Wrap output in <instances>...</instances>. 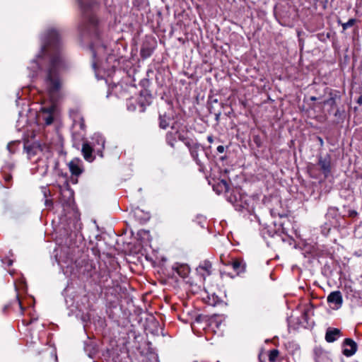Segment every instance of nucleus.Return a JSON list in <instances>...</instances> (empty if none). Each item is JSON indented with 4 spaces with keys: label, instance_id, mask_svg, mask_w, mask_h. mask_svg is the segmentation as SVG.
Wrapping results in <instances>:
<instances>
[{
    "label": "nucleus",
    "instance_id": "f3484780",
    "mask_svg": "<svg viewBox=\"0 0 362 362\" xmlns=\"http://www.w3.org/2000/svg\"><path fill=\"white\" fill-rule=\"evenodd\" d=\"M93 150L94 147H92L88 143H83L81 151L84 158L87 161L91 162L93 160L94 158L92 155Z\"/></svg>",
    "mask_w": 362,
    "mask_h": 362
},
{
    "label": "nucleus",
    "instance_id": "cd10ccee",
    "mask_svg": "<svg viewBox=\"0 0 362 362\" xmlns=\"http://www.w3.org/2000/svg\"><path fill=\"white\" fill-rule=\"evenodd\" d=\"M335 101L333 98H329L328 100H327L326 101H325V104H327V105H333L334 104Z\"/></svg>",
    "mask_w": 362,
    "mask_h": 362
},
{
    "label": "nucleus",
    "instance_id": "f257e3e1",
    "mask_svg": "<svg viewBox=\"0 0 362 362\" xmlns=\"http://www.w3.org/2000/svg\"><path fill=\"white\" fill-rule=\"evenodd\" d=\"M40 54L33 59L28 69L29 77L33 78L42 74L43 89L49 97L51 104L41 107L39 119L46 125L52 123L57 115V102L61 97L63 81L61 72L68 65L62 53V47L58 32L54 29L48 30L43 36Z\"/></svg>",
    "mask_w": 362,
    "mask_h": 362
},
{
    "label": "nucleus",
    "instance_id": "6ab92c4d",
    "mask_svg": "<svg viewBox=\"0 0 362 362\" xmlns=\"http://www.w3.org/2000/svg\"><path fill=\"white\" fill-rule=\"evenodd\" d=\"M199 269L204 270L206 272L207 275H209L211 274V264L209 261H204L202 263L199 265Z\"/></svg>",
    "mask_w": 362,
    "mask_h": 362
},
{
    "label": "nucleus",
    "instance_id": "c85d7f7f",
    "mask_svg": "<svg viewBox=\"0 0 362 362\" xmlns=\"http://www.w3.org/2000/svg\"><path fill=\"white\" fill-rule=\"evenodd\" d=\"M221 184L223 185V186L224 187V189L226 191H228V183L225 180H221Z\"/></svg>",
    "mask_w": 362,
    "mask_h": 362
},
{
    "label": "nucleus",
    "instance_id": "ddd939ff",
    "mask_svg": "<svg viewBox=\"0 0 362 362\" xmlns=\"http://www.w3.org/2000/svg\"><path fill=\"white\" fill-rule=\"evenodd\" d=\"M173 269L182 278H185L188 276L190 269L186 264L175 263L173 267Z\"/></svg>",
    "mask_w": 362,
    "mask_h": 362
},
{
    "label": "nucleus",
    "instance_id": "f8f14e48",
    "mask_svg": "<svg viewBox=\"0 0 362 362\" xmlns=\"http://www.w3.org/2000/svg\"><path fill=\"white\" fill-rule=\"evenodd\" d=\"M341 336V332L339 329L329 327L327 329L325 334V340L328 343H332L337 341Z\"/></svg>",
    "mask_w": 362,
    "mask_h": 362
},
{
    "label": "nucleus",
    "instance_id": "473e14b6",
    "mask_svg": "<svg viewBox=\"0 0 362 362\" xmlns=\"http://www.w3.org/2000/svg\"><path fill=\"white\" fill-rule=\"evenodd\" d=\"M357 103H358L359 105H362V95H361V96L358 98Z\"/></svg>",
    "mask_w": 362,
    "mask_h": 362
},
{
    "label": "nucleus",
    "instance_id": "2eb2a0df",
    "mask_svg": "<svg viewBox=\"0 0 362 362\" xmlns=\"http://www.w3.org/2000/svg\"><path fill=\"white\" fill-rule=\"evenodd\" d=\"M69 169L72 175L78 176L82 173L81 161L78 159L72 160L69 163Z\"/></svg>",
    "mask_w": 362,
    "mask_h": 362
},
{
    "label": "nucleus",
    "instance_id": "1a4fd4ad",
    "mask_svg": "<svg viewBox=\"0 0 362 362\" xmlns=\"http://www.w3.org/2000/svg\"><path fill=\"white\" fill-rule=\"evenodd\" d=\"M327 302L334 305V309H339L341 308L343 303L341 292L339 291L331 292L327 296Z\"/></svg>",
    "mask_w": 362,
    "mask_h": 362
},
{
    "label": "nucleus",
    "instance_id": "dca6fc26",
    "mask_svg": "<svg viewBox=\"0 0 362 362\" xmlns=\"http://www.w3.org/2000/svg\"><path fill=\"white\" fill-rule=\"evenodd\" d=\"M170 125H172L171 128L173 130L175 129V127L173 122V119L170 117L167 116L165 114L160 115V116H159L160 127L165 129Z\"/></svg>",
    "mask_w": 362,
    "mask_h": 362
},
{
    "label": "nucleus",
    "instance_id": "412c9836",
    "mask_svg": "<svg viewBox=\"0 0 362 362\" xmlns=\"http://www.w3.org/2000/svg\"><path fill=\"white\" fill-rule=\"evenodd\" d=\"M279 355V351L277 349H272L269 353V361L270 362H276Z\"/></svg>",
    "mask_w": 362,
    "mask_h": 362
},
{
    "label": "nucleus",
    "instance_id": "c756f323",
    "mask_svg": "<svg viewBox=\"0 0 362 362\" xmlns=\"http://www.w3.org/2000/svg\"><path fill=\"white\" fill-rule=\"evenodd\" d=\"M224 151H225V148H224V146H221H221H218L217 147V151H218V153H223V152H224Z\"/></svg>",
    "mask_w": 362,
    "mask_h": 362
},
{
    "label": "nucleus",
    "instance_id": "f03ea898",
    "mask_svg": "<svg viewBox=\"0 0 362 362\" xmlns=\"http://www.w3.org/2000/svg\"><path fill=\"white\" fill-rule=\"evenodd\" d=\"M83 14V20L79 25L81 33H93L98 35V19L92 13L95 2L92 0H77Z\"/></svg>",
    "mask_w": 362,
    "mask_h": 362
},
{
    "label": "nucleus",
    "instance_id": "39448f33",
    "mask_svg": "<svg viewBox=\"0 0 362 362\" xmlns=\"http://www.w3.org/2000/svg\"><path fill=\"white\" fill-rule=\"evenodd\" d=\"M341 349L343 355L346 357H351L356 353L358 345L352 339L346 338L341 344Z\"/></svg>",
    "mask_w": 362,
    "mask_h": 362
},
{
    "label": "nucleus",
    "instance_id": "4468645a",
    "mask_svg": "<svg viewBox=\"0 0 362 362\" xmlns=\"http://www.w3.org/2000/svg\"><path fill=\"white\" fill-rule=\"evenodd\" d=\"M93 140H95L96 144H93L94 151H97L98 154L103 156V150L105 147V139L100 134H95Z\"/></svg>",
    "mask_w": 362,
    "mask_h": 362
},
{
    "label": "nucleus",
    "instance_id": "9b49d317",
    "mask_svg": "<svg viewBox=\"0 0 362 362\" xmlns=\"http://www.w3.org/2000/svg\"><path fill=\"white\" fill-rule=\"evenodd\" d=\"M318 165L325 177H327L331 172V160L329 156L325 158L320 157Z\"/></svg>",
    "mask_w": 362,
    "mask_h": 362
},
{
    "label": "nucleus",
    "instance_id": "c9c22d12",
    "mask_svg": "<svg viewBox=\"0 0 362 362\" xmlns=\"http://www.w3.org/2000/svg\"><path fill=\"white\" fill-rule=\"evenodd\" d=\"M311 100H316V98L315 96H312L310 98Z\"/></svg>",
    "mask_w": 362,
    "mask_h": 362
},
{
    "label": "nucleus",
    "instance_id": "393cba45",
    "mask_svg": "<svg viewBox=\"0 0 362 362\" xmlns=\"http://www.w3.org/2000/svg\"><path fill=\"white\" fill-rule=\"evenodd\" d=\"M45 205L46 207L50 209L53 206V202L51 199L45 198Z\"/></svg>",
    "mask_w": 362,
    "mask_h": 362
},
{
    "label": "nucleus",
    "instance_id": "0eeeda50",
    "mask_svg": "<svg viewBox=\"0 0 362 362\" xmlns=\"http://www.w3.org/2000/svg\"><path fill=\"white\" fill-rule=\"evenodd\" d=\"M60 202L64 208L71 207L74 204V192L68 187L62 189Z\"/></svg>",
    "mask_w": 362,
    "mask_h": 362
},
{
    "label": "nucleus",
    "instance_id": "b1692460",
    "mask_svg": "<svg viewBox=\"0 0 362 362\" xmlns=\"http://www.w3.org/2000/svg\"><path fill=\"white\" fill-rule=\"evenodd\" d=\"M151 54V52L150 50H146L145 49L142 48L141 50V54L143 57H150Z\"/></svg>",
    "mask_w": 362,
    "mask_h": 362
},
{
    "label": "nucleus",
    "instance_id": "6e6552de",
    "mask_svg": "<svg viewBox=\"0 0 362 362\" xmlns=\"http://www.w3.org/2000/svg\"><path fill=\"white\" fill-rule=\"evenodd\" d=\"M73 125L72 129L74 134H79L80 131H84L86 128L83 117L77 112L72 115Z\"/></svg>",
    "mask_w": 362,
    "mask_h": 362
},
{
    "label": "nucleus",
    "instance_id": "5701e85b",
    "mask_svg": "<svg viewBox=\"0 0 362 362\" xmlns=\"http://www.w3.org/2000/svg\"><path fill=\"white\" fill-rule=\"evenodd\" d=\"M42 192L43 194V196H44V198H48L51 193H50V191L49 189H47L46 187H42Z\"/></svg>",
    "mask_w": 362,
    "mask_h": 362
},
{
    "label": "nucleus",
    "instance_id": "72a5a7b5",
    "mask_svg": "<svg viewBox=\"0 0 362 362\" xmlns=\"http://www.w3.org/2000/svg\"><path fill=\"white\" fill-rule=\"evenodd\" d=\"M317 139H318L320 145L322 146L323 145V140H322V139L321 137H317Z\"/></svg>",
    "mask_w": 362,
    "mask_h": 362
},
{
    "label": "nucleus",
    "instance_id": "9d476101",
    "mask_svg": "<svg viewBox=\"0 0 362 362\" xmlns=\"http://www.w3.org/2000/svg\"><path fill=\"white\" fill-rule=\"evenodd\" d=\"M187 145L189 148V150L192 157L195 160L197 164L198 165H199L200 169H201L202 168V164L200 160L199 159L198 156H199V151H204V148L200 144H199L197 143H193L192 144H190L189 143H187Z\"/></svg>",
    "mask_w": 362,
    "mask_h": 362
},
{
    "label": "nucleus",
    "instance_id": "a878e982",
    "mask_svg": "<svg viewBox=\"0 0 362 362\" xmlns=\"http://www.w3.org/2000/svg\"><path fill=\"white\" fill-rule=\"evenodd\" d=\"M2 262L4 264H7V266H11L13 264V260L10 259H2Z\"/></svg>",
    "mask_w": 362,
    "mask_h": 362
},
{
    "label": "nucleus",
    "instance_id": "4be33fe9",
    "mask_svg": "<svg viewBox=\"0 0 362 362\" xmlns=\"http://www.w3.org/2000/svg\"><path fill=\"white\" fill-rule=\"evenodd\" d=\"M356 22V20L355 18H350L346 23H342L341 26L344 30H347L348 28L352 27L355 23Z\"/></svg>",
    "mask_w": 362,
    "mask_h": 362
},
{
    "label": "nucleus",
    "instance_id": "423d86ee",
    "mask_svg": "<svg viewBox=\"0 0 362 362\" xmlns=\"http://www.w3.org/2000/svg\"><path fill=\"white\" fill-rule=\"evenodd\" d=\"M24 148L28 154V158L32 160L35 156H39L43 151L44 147L39 143H33L32 144H25Z\"/></svg>",
    "mask_w": 362,
    "mask_h": 362
},
{
    "label": "nucleus",
    "instance_id": "a211bd4d",
    "mask_svg": "<svg viewBox=\"0 0 362 362\" xmlns=\"http://www.w3.org/2000/svg\"><path fill=\"white\" fill-rule=\"evenodd\" d=\"M233 268V269L237 273L240 274L243 272L245 270V264L241 260L235 259L228 264Z\"/></svg>",
    "mask_w": 362,
    "mask_h": 362
},
{
    "label": "nucleus",
    "instance_id": "2f4dec72",
    "mask_svg": "<svg viewBox=\"0 0 362 362\" xmlns=\"http://www.w3.org/2000/svg\"><path fill=\"white\" fill-rule=\"evenodd\" d=\"M207 141L209 142V143H212L214 141V138L212 136H207Z\"/></svg>",
    "mask_w": 362,
    "mask_h": 362
},
{
    "label": "nucleus",
    "instance_id": "aec40b11",
    "mask_svg": "<svg viewBox=\"0 0 362 362\" xmlns=\"http://www.w3.org/2000/svg\"><path fill=\"white\" fill-rule=\"evenodd\" d=\"M178 134V132L176 130L175 132H170L167 134L166 139L168 143L171 146H173V141L176 139V136Z\"/></svg>",
    "mask_w": 362,
    "mask_h": 362
},
{
    "label": "nucleus",
    "instance_id": "e433bc0d",
    "mask_svg": "<svg viewBox=\"0 0 362 362\" xmlns=\"http://www.w3.org/2000/svg\"><path fill=\"white\" fill-rule=\"evenodd\" d=\"M315 2H317L318 0H314Z\"/></svg>",
    "mask_w": 362,
    "mask_h": 362
},
{
    "label": "nucleus",
    "instance_id": "bb28decb",
    "mask_svg": "<svg viewBox=\"0 0 362 362\" xmlns=\"http://www.w3.org/2000/svg\"><path fill=\"white\" fill-rule=\"evenodd\" d=\"M16 142L13 141V142H11L9 143L8 145H7V148L8 150L11 152V153H13L14 151L12 149V146L16 144Z\"/></svg>",
    "mask_w": 362,
    "mask_h": 362
},
{
    "label": "nucleus",
    "instance_id": "7ed1b4c3",
    "mask_svg": "<svg viewBox=\"0 0 362 362\" xmlns=\"http://www.w3.org/2000/svg\"><path fill=\"white\" fill-rule=\"evenodd\" d=\"M55 251L56 260L62 267H69L75 262V258L73 255L74 251L70 247H61L57 248Z\"/></svg>",
    "mask_w": 362,
    "mask_h": 362
},
{
    "label": "nucleus",
    "instance_id": "7c9ffc66",
    "mask_svg": "<svg viewBox=\"0 0 362 362\" xmlns=\"http://www.w3.org/2000/svg\"><path fill=\"white\" fill-rule=\"evenodd\" d=\"M4 179H5L6 182H10L12 179V177H11V175H8L5 176Z\"/></svg>",
    "mask_w": 362,
    "mask_h": 362
},
{
    "label": "nucleus",
    "instance_id": "f704fd0d",
    "mask_svg": "<svg viewBox=\"0 0 362 362\" xmlns=\"http://www.w3.org/2000/svg\"><path fill=\"white\" fill-rule=\"evenodd\" d=\"M17 300H18V303H19L20 308H21V309H23L22 305H21V302L19 301V299H18V298H17Z\"/></svg>",
    "mask_w": 362,
    "mask_h": 362
},
{
    "label": "nucleus",
    "instance_id": "20e7f679",
    "mask_svg": "<svg viewBox=\"0 0 362 362\" xmlns=\"http://www.w3.org/2000/svg\"><path fill=\"white\" fill-rule=\"evenodd\" d=\"M91 50L93 57V66L95 69L99 66L100 61L105 58L107 54V46L104 44H100L99 42H95L91 45Z\"/></svg>",
    "mask_w": 362,
    "mask_h": 362
},
{
    "label": "nucleus",
    "instance_id": "4c0bfd02",
    "mask_svg": "<svg viewBox=\"0 0 362 362\" xmlns=\"http://www.w3.org/2000/svg\"><path fill=\"white\" fill-rule=\"evenodd\" d=\"M195 362H197V361H195Z\"/></svg>",
    "mask_w": 362,
    "mask_h": 362
}]
</instances>
